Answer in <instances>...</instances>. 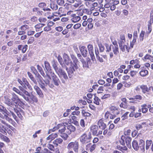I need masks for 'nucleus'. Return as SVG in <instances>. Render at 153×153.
Segmentation results:
<instances>
[{
    "instance_id": "obj_1",
    "label": "nucleus",
    "mask_w": 153,
    "mask_h": 153,
    "mask_svg": "<svg viewBox=\"0 0 153 153\" xmlns=\"http://www.w3.org/2000/svg\"><path fill=\"white\" fill-rule=\"evenodd\" d=\"M57 62H54L52 64V66L56 73L60 78L62 82L63 83H65L64 79L66 80L68 79L67 75L65 71L63 70L61 68L58 67L57 66Z\"/></svg>"
},
{
    "instance_id": "obj_2",
    "label": "nucleus",
    "mask_w": 153,
    "mask_h": 153,
    "mask_svg": "<svg viewBox=\"0 0 153 153\" xmlns=\"http://www.w3.org/2000/svg\"><path fill=\"white\" fill-rule=\"evenodd\" d=\"M8 106L9 107L7 108L10 112V113H9L6 110V108L2 105H0V111L4 114V116L5 114H7L8 116L10 117L12 116L14 119L15 120H16V118H17V117L14 114L13 111H11V108H12L9 105Z\"/></svg>"
},
{
    "instance_id": "obj_3",
    "label": "nucleus",
    "mask_w": 153,
    "mask_h": 153,
    "mask_svg": "<svg viewBox=\"0 0 153 153\" xmlns=\"http://www.w3.org/2000/svg\"><path fill=\"white\" fill-rule=\"evenodd\" d=\"M23 97L26 101L30 103H33L34 102L36 103L38 102L37 98L33 94H30L28 92L24 94Z\"/></svg>"
},
{
    "instance_id": "obj_4",
    "label": "nucleus",
    "mask_w": 153,
    "mask_h": 153,
    "mask_svg": "<svg viewBox=\"0 0 153 153\" xmlns=\"http://www.w3.org/2000/svg\"><path fill=\"white\" fill-rule=\"evenodd\" d=\"M79 68L77 64H74L73 63L70 65L67 71L69 77L71 78L73 76L74 72H77V70Z\"/></svg>"
},
{
    "instance_id": "obj_5",
    "label": "nucleus",
    "mask_w": 153,
    "mask_h": 153,
    "mask_svg": "<svg viewBox=\"0 0 153 153\" xmlns=\"http://www.w3.org/2000/svg\"><path fill=\"white\" fill-rule=\"evenodd\" d=\"M5 103L8 105H9L12 108H11V111H12L13 110L17 114L18 116L21 119H22V116L21 114H20L19 112L16 109V105H15V104L12 103L10 101V100L8 99H6L5 100Z\"/></svg>"
},
{
    "instance_id": "obj_6",
    "label": "nucleus",
    "mask_w": 153,
    "mask_h": 153,
    "mask_svg": "<svg viewBox=\"0 0 153 153\" xmlns=\"http://www.w3.org/2000/svg\"><path fill=\"white\" fill-rule=\"evenodd\" d=\"M63 58L64 60V63L65 65L64 68H66V70L67 71L68 69L66 65H71L73 62L69 56L65 53H64L63 55Z\"/></svg>"
},
{
    "instance_id": "obj_7",
    "label": "nucleus",
    "mask_w": 153,
    "mask_h": 153,
    "mask_svg": "<svg viewBox=\"0 0 153 153\" xmlns=\"http://www.w3.org/2000/svg\"><path fill=\"white\" fill-rule=\"evenodd\" d=\"M37 82L39 83V84H40L41 83H42L43 81H44L45 84L46 85H48L49 87L51 88H53L54 87V85L53 83L50 82V81L48 80V78H46L47 79V80L44 81L41 75L39 74H38L37 75Z\"/></svg>"
},
{
    "instance_id": "obj_8",
    "label": "nucleus",
    "mask_w": 153,
    "mask_h": 153,
    "mask_svg": "<svg viewBox=\"0 0 153 153\" xmlns=\"http://www.w3.org/2000/svg\"><path fill=\"white\" fill-rule=\"evenodd\" d=\"M31 80L36 85L34 86V88L36 91V93L39 95V97L43 98L44 97L43 94L39 88L36 85L37 84V82L36 80L34 77L31 79Z\"/></svg>"
},
{
    "instance_id": "obj_9",
    "label": "nucleus",
    "mask_w": 153,
    "mask_h": 153,
    "mask_svg": "<svg viewBox=\"0 0 153 153\" xmlns=\"http://www.w3.org/2000/svg\"><path fill=\"white\" fill-rule=\"evenodd\" d=\"M127 135L124 134V135H122L121 138L123 141H125L127 147L128 148H130L131 147V137L127 136Z\"/></svg>"
},
{
    "instance_id": "obj_10",
    "label": "nucleus",
    "mask_w": 153,
    "mask_h": 153,
    "mask_svg": "<svg viewBox=\"0 0 153 153\" xmlns=\"http://www.w3.org/2000/svg\"><path fill=\"white\" fill-rule=\"evenodd\" d=\"M87 48L92 60L93 62H96L95 57L94 55L93 45L91 44H89L88 45Z\"/></svg>"
},
{
    "instance_id": "obj_11",
    "label": "nucleus",
    "mask_w": 153,
    "mask_h": 153,
    "mask_svg": "<svg viewBox=\"0 0 153 153\" xmlns=\"http://www.w3.org/2000/svg\"><path fill=\"white\" fill-rule=\"evenodd\" d=\"M140 88L142 90V92L143 94H145L147 92H149L152 90L153 92V86H150L148 88L146 85H140Z\"/></svg>"
},
{
    "instance_id": "obj_12",
    "label": "nucleus",
    "mask_w": 153,
    "mask_h": 153,
    "mask_svg": "<svg viewBox=\"0 0 153 153\" xmlns=\"http://www.w3.org/2000/svg\"><path fill=\"white\" fill-rule=\"evenodd\" d=\"M90 138V134H83L81 137L80 140L82 143H86L89 141Z\"/></svg>"
},
{
    "instance_id": "obj_13",
    "label": "nucleus",
    "mask_w": 153,
    "mask_h": 153,
    "mask_svg": "<svg viewBox=\"0 0 153 153\" xmlns=\"http://www.w3.org/2000/svg\"><path fill=\"white\" fill-rule=\"evenodd\" d=\"M12 97L11 98V100L12 101V102L11 101V100H10V101L12 103L15 104V105H16H16L17 104V103L18 102V101L19 100H20V99H19L18 96L16 95V94H15L14 93H12ZM5 99H8V98L6 97H5Z\"/></svg>"
},
{
    "instance_id": "obj_14",
    "label": "nucleus",
    "mask_w": 153,
    "mask_h": 153,
    "mask_svg": "<svg viewBox=\"0 0 153 153\" xmlns=\"http://www.w3.org/2000/svg\"><path fill=\"white\" fill-rule=\"evenodd\" d=\"M37 69L39 71L40 73L45 78H48L49 79H51V77L48 74V73H47V71H46V74L45 75V73H44L42 68L39 65H37Z\"/></svg>"
},
{
    "instance_id": "obj_15",
    "label": "nucleus",
    "mask_w": 153,
    "mask_h": 153,
    "mask_svg": "<svg viewBox=\"0 0 153 153\" xmlns=\"http://www.w3.org/2000/svg\"><path fill=\"white\" fill-rule=\"evenodd\" d=\"M68 148V149L73 148L75 151L76 152L78 148V143L76 142L70 143L69 144Z\"/></svg>"
},
{
    "instance_id": "obj_16",
    "label": "nucleus",
    "mask_w": 153,
    "mask_h": 153,
    "mask_svg": "<svg viewBox=\"0 0 153 153\" xmlns=\"http://www.w3.org/2000/svg\"><path fill=\"white\" fill-rule=\"evenodd\" d=\"M118 42L119 46L126 44V41L124 35L121 34L120 36L119 39H118Z\"/></svg>"
},
{
    "instance_id": "obj_17",
    "label": "nucleus",
    "mask_w": 153,
    "mask_h": 153,
    "mask_svg": "<svg viewBox=\"0 0 153 153\" xmlns=\"http://www.w3.org/2000/svg\"><path fill=\"white\" fill-rule=\"evenodd\" d=\"M109 109L111 112L113 114H119V111L116 106L111 105L110 106Z\"/></svg>"
},
{
    "instance_id": "obj_18",
    "label": "nucleus",
    "mask_w": 153,
    "mask_h": 153,
    "mask_svg": "<svg viewBox=\"0 0 153 153\" xmlns=\"http://www.w3.org/2000/svg\"><path fill=\"white\" fill-rule=\"evenodd\" d=\"M120 49L122 52H125L126 51L129 52V48L128 46V44H126L119 46Z\"/></svg>"
},
{
    "instance_id": "obj_19",
    "label": "nucleus",
    "mask_w": 153,
    "mask_h": 153,
    "mask_svg": "<svg viewBox=\"0 0 153 153\" xmlns=\"http://www.w3.org/2000/svg\"><path fill=\"white\" fill-rule=\"evenodd\" d=\"M80 51L84 57H86L88 51L86 48L84 46H82L79 48Z\"/></svg>"
},
{
    "instance_id": "obj_20",
    "label": "nucleus",
    "mask_w": 153,
    "mask_h": 153,
    "mask_svg": "<svg viewBox=\"0 0 153 153\" xmlns=\"http://www.w3.org/2000/svg\"><path fill=\"white\" fill-rule=\"evenodd\" d=\"M97 125L99 128L102 130L104 129L106 127V124L104 123L102 119L98 121Z\"/></svg>"
},
{
    "instance_id": "obj_21",
    "label": "nucleus",
    "mask_w": 153,
    "mask_h": 153,
    "mask_svg": "<svg viewBox=\"0 0 153 153\" xmlns=\"http://www.w3.org/2000/svg\"><path fill=\"white\" fill-rule=\"evenodd\" d=\"M96 147V145L95 144L92 145L91 143L87 144L86 146V148L87 150L89 149L91 152H92L94 151Z\"/></svg>"
},
{
    "instance_id": "obj_22",
    "label": "nucleus",
    "mask_w": 153,
    "mask_h": 153,
    "mask_svg": "<svg viewBox=\"0 0 153 153\" xmlns=\"http://www.w3.org/2000/svg\"><path fill=\"white\" fill-rule=\"evenodd\" d=\"M98 129V126L96 125L91 126L90 128V133L92 134H96Z\"/></svg>"
},
{
    "instance_id": "obj_23",
    "label": "nucleus",
    "mask_w": 153,
    "mask_h": 153,
    "mask_svg": "<svg viewBox=\"0 0 153 153\" xmlns=\"http://www.w3.org/2000/svg\"><path fill=\"white\" fill-rule=\"evenodd\" d=\"M45 25V24L42 23H39L36 25L35 27L36 32H38L42 30V27Z\"/></svg>"
},
{
    "instance_id": "obj_24",
    "label": "nucleus",
    "mask_w": 153,
    "mask_h": 153,
    "mask_svg": "<svg viewBox=\"0 0 153 153\" xmlns=\"http://www.w3.org/2000/svg\"><path fill=\"white\" fill-rule=\"evenodd\" d=\"M75 15V14H73V18L71 19V21L74 23L77 22L81 19V18L79 16H74Z\"/></svg>"
},
{
    "instance_id": "obj_25",
    "label": "nucleus",
    "mask_w": 153,
    "mask_h": 153,
    "mask_svg": "<svg viewBox=\"0 0 153 153\" xmlns=\"http://www.w3.org/2000/svg\"><path fill=\"white\" fill-rule=\"evenodd\" d=\"M45 67L46 70V71L51 72V67L49 63L47 61H45L44 62Z\"/></svg>"
},
{
    "instance_id": "obj_26",
    "label": "nucleus",
    "mask_w": 153,
    "mask_h": 153,
    "mask_svg": "<svg viewBox=\"0 0 153 153\" xmlns=\"http://www.w3.org/2000/svg\"><path fill=\"white\" fill-rule=\"evenodd\" d=\"M52 82L56 86H58L60 83V81L58 77L52 79Z\"/></svg>"
},
{
    "instance_id": "obj_27",
    "label": "nucleus",
    "mask_w": 153,
    "mask_h": 153,
    "mask_svg": "<svg viewBox=\"0 0 153 153\" xmlns=\"http://www.w3.org/2000/svg\"><path fill=\"white\" fill-rule=\"evenodd\" d=\"M139 146L141 150L143 151L145 150V142L143 140H140V143Z\"/></svg>"
},
{
    "instance_id": "obj_28",
    "label": "nucleus",
    "mask_w": 153,
    "mask_h": 153,
    "mask_svg": "<svg viewBox=\"0 0 153 153\" xmlns=\"http://www.w3.org/2000/svg\"><path fill=\"white\" fill-rule=\"evenodd\" d=\"M132 146L135 150H137L139 148L137 142L136 140H134L132 142Z\"/></svg>"
},
{
    "instance_id": "obj_29",
    "label": "nucleus",
    "mask_w": 153,
    "mask_h": 153,
    "mask_svg": "<svg viewBox=\"0 0 153 153\" xmlns=\"http://www.w3.org/2000/svg\"><path fill=\"white\" fill-rule=\"evenodd\" d=\"M112 51L114 54L115 55H117L119 53L118 46H112Z\"/></svg>"
},
{
    "instance_id": "obj_30",
    "label": "nucleus",
    "mask_w": 153,
    "mask_h": 153,
    "mask_svg": "<svg viewBox=\"0 0 153 153\" xmlns=\"http://www.w3.org/2000/svg\"><path fill=\"white\" fill-rule=\"evenodd\" d=\"M117 148L119 150H120L123 153H125V151H126L128 149L127 147L124 146L123 145V146H117Z\"/></svg>"
},
{
    "instance_id": "obj_31",
    "label": "nucleus",
    "mask_w": 153,
    "mask_h": 153,
    "mask_svg": "<svg viewBox=\"0 0 153 153\" xmlns=\"http://www.w3.org/2000/svg\"><path fill=\"white\" fill-rule=\"evenodd\" d=\"M73 5L71 4L66 3L64 5V6L65 7V8L68 10H69V8L71 7L72 8V10H74L76 8V7H74L73 6Z\"/></svg>"
},
{
    "instance_id": "obj_32",
    "label": "nucleus",
    "mask_w": 153,
    "mask_h": 153,
    "mask_svg": "<svg viewBox=\"0 0 153 153\" xmlns=\"http://www.w3.org/2000/svg\"><path fill=\"white\" fill-rule=\"evenodd\" d=\"M58 61L60 64V65H61L62 67L64 68L65 66V65H64L63 62L62 61V59L61 56L58 55V56L57 57Z\"/></svg>"
},
{
    "instance_id": "obj_33",
    "label": "nucleus",
    "mask_w": 153,
    "mask_h": 153,
    "mask_svg": "<svg viewBox=\"0 0 153 153\" xmlns=\"http://www.w3.org/2000/svg\"><path fill=\"white\" fill-rule=\"evenodd\" d=\"M82 65V67L84 69L87 70L89 68L88 62H86L85 60L82 61L81 62Z\"/></svg>"
},
{
    "instance_id": "obj_34",
    "label": "nucleus",
    "mask_w": 153,
    "mask_h": 153,
    "mask_svg": "<svg viewBox=\"0 0 153 153\" xmlns=\"http://www.w3.org/2000/svg\"><path fill=\"white\" fill-rule=\"evenodd\" d=\"M60 127H62V128L59 130V132L62 134V132L65 131V128L64 125L62 124H59L58 125V128H59Z\"/></svg>"
},
{
    "instance_id": "obj_35",
    "label": "nucleus",
    "mask_w": 153,
    "mask_h": 153,
    "mask_svg": "<svg viewBox=\"0 0 153 153\" xmlns=\"http://www.w3.org/2000/svg\"><path fill=\"white\" fill-rule=\"evenodd\" d=\"M145 32L142 31L140 33L139 38L138 39V42H141L143 41V37L145 34Z\"/></svg>"
},
{
    "instance_id": "obj_36",
    "label": "nucleus",
    "mask_w": 153,
    "mask_h": 153,
    "mask_svg": "<svg viewBox=\"0 0 153 153\" xmlns=\"http://www.w3.org/2000/svg\"><path fill=\"white\" fill-rule=\"evenodd\" d=\"M13 91H14L16 93L19 94L20 95L22 96V97H23L24 94L22 92H21L19 89H18L17 88H16L15 87L13 88Z\"/></svg>"
},
{
    "instance_id": "obj_37",
    "label": "nucleus",
    "mask_w": 153,
    "mask_h": 153,
    "mask_svg": "<svg viewBox=\"0 0 153 153\" xmlns=\"http://www.w3.org/2000/svg\"><path fill=\"white\" fill-rule=\"evenodd\" d=\"M148 74V71L146 70L142 69L140 72V74L141 76H144Z\"/></svg>"
},
{
    "instance_id": "obj_38",
    "label": "nucleus",
    "mask_w": 153,
    "mask_h": 153,
    "mask_svg": "<svg viewBox=\"0 0 153 153\" xmlns=\"http://www.w3.org/2000/svg\"><path fill=\"white\" fill-rule=\"evenodd\" d=\"M57 136V134H50L47 138V140H50L51 141L53 140Z\"/></svg>"
},
{
    "instance_id": "obj_39",
    "label": "nucleus",
    "mask_w": 153,
    "mask_h": 153,
    "mask_svg": "<svg viewBox=\"0 0 153 153\" xmlns=\"http://www.w3.org/2000/svg\"><path fill=\"white\" fill-rule=\"evenodd\" d=\"M77 3L73 4V6L77 8L81 4V0H74Z\"/></svg>"
},
{
    "instance_id": "obj_40",
    "label": "nucleus",
    "mask_w": 153,
    "mask_h": 153,
    "mask_svg": "<svg viewBox=\"0 0 153 153\" xmlns=\"http://www.w3.org/2000/svg\"><path fill=\"white\" fill-rule=\"evenodd\" d=\"M50 7L53 10H56L58 9V6L56 3H50Z\"/></svg>"
},
{
    "instance_id": "obj_41",
    "label": "nucleus",
    "mask_w": 153,
    "mask_h": 153,
    "mask_svg": "<svg viewBox=\"0 0 153 153\" xmlns=\"http://www.w3.org/2000/svg\"><path fill=\"white\" fill-rule=\"evenodd\" d=\"M145 59H148L151 62H153V56L149 54L146 55L144 57Z\"/></svg>"
},
{
    "instance_id": "obj_42",
    "label": "nucleus",
    "mask_w": 153,
    "mask_h": 153,
    "mask_svg": "<svg viewBox=\"0 0 153 153\" xmlns=\"http://www.w3.org/2000/svg\"><path fill=\"white\" fill-rule=\"evenodd\" d=\"M82 115L85 117H90L91 115V113L86 111L84 110H82Z\"/></svg>"
},
{
    "instance_id": "obj_43",
    "label": "nucleus",
    "mask_w": 153,
    "mask_h": 153,
    "mask_svg": "<svg viewBox=\"0 0 153 153\" xmlns=\"http://www.w3.org/2000/svg\"><path fill=\"white\" fill-rule=\"evenodd\" d=\"M71 58L73 61L74 64H77L78 62V60L77 58L74 55H71Z\"/></svg>"
},
{
    "instance_id": "obj_44",
    "label": "nucleus",
    "mask_w": 153,
    "mask_h": 153,
    "mask_svg": "<svg viewBox=\"0 0 153 153\" xmlns=\"http://www.w3.org/2000/svg\"><path fill=\"white\" fill-rule=\"evenodd\" d=\"M1 139L4 141L6 142L7 143L10 142V140L9 138L6 136L2 135L1 136Z\"/></svg>"
},
{
    "instance_id": "obj_45",
    "label": "nucleus",
    "mask_w": 153,
    "mask_h": 153,
    "mask_svg": "<svg viewBox=\"0 0 153 153\" xmlns=\"http://www.w3.org/2000/svg\"><path fill=\"white\" fill-rule=\"evenodd\" d=\"M20 28L22 30L25 31L26 30L29 29L30 27L28 25H24L21 26L20 27Z\"/></svg>"
},
{
    "instance_id": "obj_46",
    "label": "nucleus",
    "mask_w": 153,
    "mask_h": 153,
    "mask_svg": "<svg viewBox=\"0 0 153 153\" xmlns=\"http://www.w3.org/2000/svg\"><path fill=\"white\" fill-rule=\"evenodd\" d=\"M7 114H5L4 116H3L4 117L3 118H5L6 120H7L9 123L12 124L13 121L12 119L9 117Z\"/></svg>"
},
{
    "instance_id": "obj_47",
    "label": "nucleus",
    "mask_w": 153,
    "mask_h": 153,
    "mask_svg": "<svg viewBox=\"0 0 153 153\" xmlns=\"http://www.w3.org/2000/svg\"><path fill=\"white\" fill-rule=\"evenodd\" d=\"M67 128L71 132L74 131L75 130V127L71 125H69L68 126Z\"/></svg>"
},
{
    "instance_id": "obj_48",
    "label": "nucleus",
    "mask_w": 153,
    "mask_h": 153,
    "mask_svg": "<svg viewBox=\"0 0 153 153\" xmlns=\"http://www.w3.org/2000/svg\"><path fill=\"white\" fill-rule=\"evenodd\" d=\"M62 141V140L60 138L57 139L53 141V143L58 145V143H61Z\"/></svg>"
},
{
    "instance_id": "obj_49",
    "label": "nucleus",
    "mask_w": 153,
    "mask_h": 153,
    "mask_svg": "<svg viewBox=\"0 0 153 153\" xmlns=\"http://www.w3.org/2000/svg\"><path fill=\"white\" fill-rule=\"evenodd\" d=\"M94 103L97 105H99L100 104V99L97 97L95 96L94 95Z\"/></svg>"
},
{
    "instance_id": "obj_50",
    "label": "nucleus",
    "mask_w": 153,
    "mask_h": 153,
    "mask_svg": "<svg viewBox=\"0 0 153 153\" xmlns=\"http://www.w3.org/2000/svg\"><path fill=\"white\" fill-rule=\"evenodd\" d=\"M130 63L131 65H133L134 64H139L140 62L138 59H136L135 60H132L130 61Z\"/></svg>"
},
{
    "instance_id": "obj_51",
    "label": "nucleus",
    "mask_w": 153,
    "mask_h": 153,
    "mask_svg": "<svg viewBox=\"0 0 153 153\" xmlns=\"http://www.w3.org/2000/svg\"><path fill=\"white\" fill-rule=\"evenodd\" d=\"M34 37L31 36L29 38V39L27 43V44H32L34 41Z\"/></svg>"
},
{
    "instance_id": "obj_52",
    "label": "nucleus",
    "mask_w": 153,
    "mask_h": 153,
    "mask_svg": "<svg viewBox=\"0 0 153 153\" xmlns=\"http://www.w3.org/2000/svg\"><path fill=\"white\" fill-rule=\"evenodd\" d=\"M152 143V140H147L146 142V149L147 150L149 148Z\"/></svg>"
},
{
    "instance_id": "obj_53",
    "label": "nucleus",
    "mask_w": 153,
    "mask_h": 153,
    "mask_svg": "<svg viewBox=\"0 0 153 153\" xmlns=\"http://www.w3.org/2000/svg\"><path fill=\"white\" fill-rule=\"evenodd\" d=\"M39 22L41 23H45L47 21L46 18L43 17H41L39 19Z\"/></svg>"
},
{
    "instance_id": "obj_54",
    "label": "nucleus",
    "mask_w": 153,
    "mask_h": 153,
    "mask_svg": "<svg viewBox=\"0 0 153 153\" xmlns=\"http://www.w3.org/2000/svg\"><path fill=\"white\" fill-rule=\"evenodd\" d=\"M112 46H113V45H108L106 44L105 46L106 48V52H109L111 51L112 48Z\"/></svg>"
},
{
    "instance_id": "obj_55",
    "label": "nucleus",
    "mask_w": 153,
    "mask_h": 153,
    "mask_svg": "<svg viewBox=\"0 0 153 153\" xmlns=\"http://www.w3.org/2000/svg\"><path fill=\"white\" fill-rule=\"evenodd\" d=\"M47 73H48V75H49L48 74H50L51 76L52 77V79L57 77L55 74L53 72H52V70H51V72H47Z\"/></svg>"
},
{
    "instance_id": "obj_56",
    "label": "nucleus",
    "mask_w": 153,
    "mask_h": 153,
    "mask_svg": "<svg viewBox=\"0 0 153 153\" xmlns=\"http://www.w3.org/2000/svg\"><path fill=\"white\" fill-rule=\"evenodd\" d=\"M22 81H23V86H25L26 87V86L29 84V82L27 81V79L24 78H22Z\"/></svg>"
},
{
    "instance_id": "obj_57",
    "label": "nucleus",
    "mask_w": 153,
    "mask_h": 153,
    "mask_svg": "<svg viewBox=\"0 0 153 153\" xmlns=\"http://www.w3.org/2000/svg\"><path fill=\"white\" fill-rule=\"evenodd\" d=\"M111 2V1L110 2H106L107 3L104 5L105 7L106 8L109 7L112 4H113V2Z\"/></svg>"
},
{
    "instance_id": "obj_58",
    "label": "nucleus",
    "mask_w": 153,
    "mask_h": 153,
    "mask_svg": "<svg viewBox=\"0 0 153 153\" xmlns=\"http://www.w3.org/2000/svg\"><path fill=\"white\" fill-rule=\"evenodd\" d=\"M123 87V84L121 83V82L119 83L117 85V90H119L121 89Z\"/></svg>"
},
{
    "instance_id": "obj_59",
    "label": "nucleus",
    "mask_w": 153,
    "mask_h": 153,
    "mask_svg": "<svg viewBox=\"0 0 153 153\" xmlns=\"http://www.w3.org/2000/svg\"><path fill=\"white\" fill-rule=\"evenodd\" d=\"M99 47L100 52H103L105 50V48L104 46H103L102 44H100L99 45Z\"/></svg>"
},
{
    "instance_id": "obj_60",
    "label": "nucleus",
    "mask_w": 153,
    "mask_h": 153,
    "mask_svg": "<svg viewBox=\"0 0 153 153\" xmlns=\"http://www.w3.org/2000/svg\"><path fill=\"white\" fill-rule=\"evenodd\" d=\"M19 89L21 91V92H22V93H23L24 94H25L26 93V92H28L26 90H25L21 86H19Z\"/></svg>"
},
{
    "instance_id": "obj_61",
    "label": "nucleus",
    "mask_w": 153,
    "mask_h": 153,
    "mask_svg": "<svg viewBox=\"0 0 153 153\" xmlns=\"http://www.w3.org/2000/svg\"><path fill=\"white\" fill-rule=\"evenodd\" d=\"M0 124L3 126L4 125L6 126H8V124L6 123V122L4 120H3L0 119Z\"/></svg>"
},
{
    "instance_id": "obj_62",
    "label": "nucleus",
    "mask_w": 153,
    "mask_h": 153,
    "mask_svg": "<svg viewBox=\"0 0 153 153\" xmlns=\"http://www.w3.org/2000/svg\"><path fill=\"white\" fill-rule=\"evenodd\" d=\"M47 147L52 151H54V147L53 145L48 144L47 145Z\"/></svg>"
},
{
    "instance_id": "obj_63",
    "label": "nucleus",
    "mask_w": 153,
    "mask_h": 153,
    "mask_svg": "<svg viewBox=\"0 0 153 153\" xmlns=\"http://www.w3.org/2000/svg\"><path fill=\"white\" fill-rule=\"evenodd\" d=\"M81 26V24L80 23H77L75 24L73 28L75 29H77L79 28Z\"/></svg>"
},
{
    "instance_id": "obj_64",
    "label": "nucleus",
    "mask_w": 153,
    "mask_h": 153,
    "mask_svg": "<svg viewBox=\"0 0 153 153\" xmlns=\"http://www.w3.org/2000/svg\"><path fill=\"white\" fill-rule=\"evenodd\" d=\"M28 46L27 45H25L23 46L22 49V52L23 53H25L27 51Z\"/></svg>"
}]
</instances>
